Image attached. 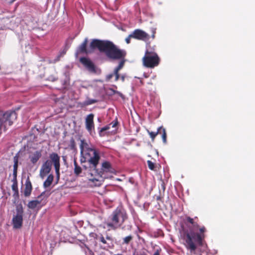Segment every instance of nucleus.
Returning <instances> with one entry per match:
<instances>
[{"label": "nucleus", "instance_id": "f257e3e1", "mask_svg": "<svg viewBox=\"0 0 255 255\" xmlns=\"http://www.w3.org/2000/svg\"><path fill=\"white\" fill-rule=\"evenodd\" d=\"M90 46L92 50L97 48L100 52L104 53L110 60H120L118 66L114 70L116 72H119L123 68L126 52L119 48L113 42L95 39L91 42Z\"/></svg>", "mask_w": 255, "mask_h": 255}, {"label": "nucleus", "instance_id": "f03ea898", "mask_svg": "<svg viewBox=\"0 0 255 255\" xmlns=\"http://www.w3.org/2000/svg\"><path fill=\"white\" fill-rule=\"evenodd\" d=\"M80 148L81 163L88 162L90 168H96L101 158L99 151L84 139L81 140Z\"/></svg>", "mask_w": 255, "mask_h": 255}, {"label": "nucleus", "instance_id": "7ed1b4c3", "mask_svg": "<svg viewBox=\"0 0 255 255\" xmlns=\"http://www.w3.org/2000/svg\"><path fill=\"white\" fill-rule=\"evenodd\" d=\"M200 234L191 232L186 235V248L190 251L191 253L197 254V252H201L199 247L203 246V242L205 238L204 233L206 231L205 227L199 228Z\"/></svg>", "mask_w": 255, "mask_h": 255}, {"label": "nucleus", "instance_id": "20e7f679", "mask_svg": "<svg viewBox=\"0 0 255 255\" xmlns=\"http://www.w3.org/2000/svg\"><path fill=\"white\" fill-rule=\"evenodd\" d=\"M128 218L126 210L122 208H116L105 222L109 230H115L121 227Z\"/></svg>", "mask_w": 255, "mask_h": 255}, {"label": "nucleus", "instance_id": "39448f33", "mask_svg": "<svg viewBox=\"0 0 255 255\" xmlns=\"http://www.w3.org/2000/svg\"><path fill=\"white\" fill-rule=\"evenodd\" d=\"M143 65L149 68H154L159 64L160 59L158 54L152 50L147 49L142 59Z\"/></svg>", "mask_w": 255, "mask_h": 255}, {"label": "nucleus", "instance_id": "423d86ee", "mask_svg": "<svg viewBox=\"0 0 255 255\" xmlns=\"http://www.w3.org/2000/svg\"><path fill=\"white\" fill-rule=\"evenodd\" d=\"M23 215L24 210L22 205L21 204L16 205L15 210L13 211L12 219V224L13 229H18L22 227Z\"/></svg>", "mask_w": 255, "mask_h": 255}, {"label": "nucleus", "instance_id": "0eeeda50", "mask_svg": "<svg viewBox=\"0 0 255 255\" xmlns=\"http://www.w3.org/2000/svg\"><path fill=\"white\" fill-rule=\"evenodd\" d=\"M97 167L95 168H91L95 171V173L99 177H103L105 173H115V169L113 168L111 163L107 161H105L102 163L101 168L100 170L98 169Z\"/></svg>", "mask_w": 255, "mask_h": 255}, {"label": "nucleus", "instance_id": "6e6552de", "mask_svg": "<svg viewBox=\"0 0 255 255\" xmlns=\"http://www.w3.org/2000/svg\"><path fill=\"white\" fill-rule=\"evenodd\" d=\"M49 194L46 195V192H42L37 196L36 200L30 201L27 204V207L31 209H34L35 208L39 207V205L42 204L43 205L45 204V201L49 196Z\"/></svg>", "mask_w": 255, "mask_h": 255}, {"label": "nucleus", "instance_id": "1a4fd4ad", "mask_svg": "<svg viewBox=\"0 0 255 255\" xmlns=\"http://www.w3.org/2000/svg\"><path fill=\"white\" fill-rule=\"evenodd\" d=\"M130 37L132 38L138 40H141L143 41H147L149 39V35L144 31L140 29H136L130 34Z\"/></svg>", "mask_w": 255, "mask_h": 255}, {"label": "nucleus", "instance_id": "9d476101", "mask_svg": "<svg viewBox=\"0 0 255 255\" xmlns=\"http://www.w3.org/2000/svg\"><path fill=\"white\" fill-rule=\"evenodd\" d=\"M147 132L149 135L152 141L154 140V139L157 134H161L163 142L165 144L167 143V135L166 130L162 126L159 127L156 131H150L148 129H147Z\"/></svg>", "mask_w": 255, "mask_h": 255}, {"label": "nucleus", "instance_id": "9b49d317", "mask_svg": "<svg viewBox=\"0 0 255 255\" xmlns=\"http://www.w3.org/2000/svg\"><path fill=\"white\" fill-rule=\"evenodd\" d=\"M50 160L51 161V163H53L55 169L56 177L58 179L60 177V156L57 153L52 152L49 155Z\"/></svg>", "mask_w": 255, "mask_h": 255}, {"label": "nucleus", "instance_id": "f8f14e48", "mask_svg": "<svg viewBox=\"0 0 255 255\" xmlns=\"http://www.w3.org/2000/svg\"><path fill=\"white\" fill-rule=\"evenodd\" d=\"M51 161L47 160L44 162L40 170L39 175L40 177L43 178L49 174L51 170Z\"/></svg>", "mask_w": 255, "mask_h": 255}, {"label": "nucleus", "instance_id": "ddd939ff", "mask_svg": "<svg viewBox=\"0 0 255 255\" xmlns=\"http://www.w3.org/2000/svg\"><path fill=\"white\" fill-rule=\"evenodd\" d=\"M80 61L90 72H96V67L90 59L86 57H81L80 59Z\"/></svg>", "mask_w": 255, "mask_h": 255}, {"label": "nucleus", "instance_id": "4468645a", "mask_svg": "<svg viewBox=\"0 0 255 255\" xmlns=\"http://www.w3.org/2000/svg\"><path fill=\"white\" fill-rule=\"evenodd\" d=\"M94 117V115L93 114H90L86 117L85 120L86 128L90 134L95 129Z\"/></svg>", "mask_w": 255, "mask_h": 255}, {"label": "nucleus", "instance_id": "2eb2a0df", "mask_svg": "<svg viewBox=\"0 0 255 255\" xmlns=\"http://www.w3.org/2000/svg\"><path fill=\"white\" fill-rule=\"evenodd\" d=\"M32 190V186L29 177L26 180L25 188L24 190V195L25 197H29Z\"/></svg>", "mask_w": 255, "mask_h": 255}, {"label": "nucleus", "instance_id": "dca6fc26", "mask_svg": "<svg viewBox=\"0 0 255 255\" xmlns=\"http://www.w3.org/2000/svg\"><path fill=\"white\" fill-rule=\"evenodd\" d=\"M198 221V218L197 217H195L194 218H192L189 216H186L185 219H184V223L188 225V224L189 223L192 225L193 228L194 229L195 228H198L199 227V226L197 223Z\"/></svg>", "mask_w": 255, "mask_h": 255}, {"label": "nucleus", "instance_id": "f3484780", "mask_svg": "<svg viewBox=\"0 0 255 255\" xmlns=\"http://www.w3.org/2000/svg\"><path fill=\"white\" fill-rule=\"evenodd\" d=\"M88 43V39L85 38L83 43L79 46L77 52L79 53H86L88 54L90 53L91 51L87 49V45Z\"/></svg>", "mask_w": 255, "mask_h": 255}, {"label": "nucleus", "instance_id": "a211bd4d", "mask_svg": "<svg viewBox=\"0 0 255 255\" xmlns=\"http://www.w3.org/2000/svg\"><path fill=\"white\" fill-rule=\"evenodd\" d=\"M41 151L40 150H37L35 151L31 155L29 156V158L31 162L35 164L39 160L41 157Z\"/></svg>", "mask_w": 255, "mask_h": 255}, {"label": "nucleus", "instance_id": "6ab92c4d", "mask_svg": "<svg viewBox=\"0 0 255 255\" xmlns=\"http://www.w3.org/2000/svg\"><path fill=\"white\" fill-rule=\"evenodd\" d=\"M54 179V176L52 174H49L46 180L43 183V187L44 188L49 187L52 184Z\"/></svg>", "mask_w": 255, "mask_h": 255}, {"label": "nucleus", "instance_id": "aec40b11", "mask_svg": "<svg viewBox=\"0 0 255 255\" xmlns=\"http://www.w3.org/2000/svg\"><path fill=\"white\" fill-rule=\"evenodd\" d=\"M74 173L76 176H79L82 173V168L78 164L76 160L74 161Z\"/></svg>", "mask_w": 255, "mask_h": 255}, {"label": "nucleus", "instance_id": "412c9836", "mask_svg": "<svg viewBox=\"0 0 255 255\" xmlns=\"http://www.w3.org/2000/svg\"><path fill=\"white\" fill-rule=\"evenodd\" d=\"M13 184L11 186L12 191L14 192V194L18 195V183L17 180H12Z\"/></svg>", "mask_w": 255, "mask_h": 255}, {"label": "nucleus", "instance_id": "4be33fe9", "mask_svg": "<svg viewBox=\"0 0 255 255\" xmlns=\"http://www.w3.org/2000/svg\"><path fill=\"white\" fill-rule=\"evenodd\" d=\"M147 165L149 169L153 171H156V167L154 163L152 162L150 160H147Z\"/></svg>", "mask_w": 255, "mask_h": 255}, {"label": "nucleus", "instance_id": "5701e85b", "mask_svg": "<svg viewBox=\"0 0 255 255\" xmlns=\"http://www.w3.org/2000/svg\"><path fill=\"white\" fill-rule=\"evenodd\" d=\"M133 239V236L131 235H129L128 236L126 237L123 238V244H128L130 241H132Z\"/></svg>", "mask_w": 255, "mask_h": 255}, {"label": "nucleus", "instance_id": "b1692460", "mask_svg": "<svg viewBox=\"0 0 255 255\" xmlns=\"http://www.w3.org/2000/svg\"><path fill=\"white\" fill-rule=\"evenodd\" d=\"M97 102V100L95 99H88L84 103V105L88 106Z\"/></svg>", "mask_w": 255, "mask_h": 255}, {"label": "nucleus", "instance_id": "393cba45", "mask_svg": "<svg viewBox=\"0 0 255 255\" xmlns=\"http://www.w3.org/2000/svg\"><path fill=\"white\" fill-rule=\"evenodd\" d=\"M110 129V126H107L106 127H104L103 128H101L100 131H99V135L100 136H104V134H102V133L105 131H106L108 129Z\"/></svg>", "mask_w": 255, "mask_h": 255}, {"label": "nucleus", "instance_id": "a878e982", "mask_svg": "<svg viewBox=\"0 0 255 255\" xmlns=\"http://www.w3.org/2000/svg\"><path fill=\"white\" fill-rule=\"evenodd\" d=\"M69 146L70 147V148L71 149H74L76 147V143L75 142L74 139L72 137L70 140V144Z\"/></svg>", "mask_w": 255, "mask_h": 255}, {"label": "nucleus", "instance_id": "bb28decb", "mask_svg": "<svg viewBox=\"0 0 255 255\" xmlns=\"http://www.w3.org/2000/svg\"><path fill=\"white\" fill-rule=\"evenodd\" d=\"M18 168V157L15 156L14 157L13 170H17Z\"/></svg>", "mask_w": 255, "mask_h": 255}, {"label": "nucleus", "instance_id": "cd10ccee", "mask_svg": "<svg viewBox=\"0 0 255 255\" xmlns=\"http://www.w3.org/2000/svg\"><path fill=\"white\" fill-rule=\"evenodd\" d=\"M89 180L93 182H96L95 184L97 185H100L101 184V182L99 179L96 177H91L89 179Z\"/></svg>", "mask_w": 255, "mask_h": 255}, {"label": "nucleus", "instance_id": "c85d7f7f", "mask_svg": "<svg viewBox=\"0 0 255 255\" xmlns=\"http://www.w3.org/2000/svg\"><path fill=\"white\" fill-rule=\"evenodd\" d=\"M63 85L64 89H66L69 85V79L68 78H66L63 81Z\"/></svg>", "mask_w": 255, "mask_h": 255}, {"label": "nucleus", "instance_id": "c756f323", "mask_svg": "<svg viewBox=\"0 0 255 255\" xmlns=\"http://www.w3.org/2000/svg\"><path fill=\"white\" fill-rule=\"evenodd\" d=\"M118 124V122L117 120L113 121L110 124H109L108 126H110V127L111 126L112 128L116 127L117 125Z\"/></svg>", "mask_w": 255, "mask_h": 255}, {"label": "nucleus", "instance_id": "7c9ffc66", "mask_svg": "<svg viewBox=\"0 0 255 255\" xmlns=\"http://www.w3.org/2000/svg\"><path fill=\"white\" fill-rule=\"evenodd\" d=\"M114 76H115V81H117L120 79V75L119 74V72H116V71H114Z\"/></svg>", "mask_w": 255, "mask_h": 255}, {"label": "nucleus", "instance_id": "2f4dec72", "mask_svg": "<svg viewBox=\"0 0 255 255\" xmlns=\"http://www.w3.org/2000/svg\"><path fill=\"white\" fill-rule=\"evenodd\" d=\"M66 52V50H63L62 52H61L60 53V54L57 56V59H56V61H58V60L60 59V57H61V56H63L64 54H65Z\"/></svg>", "mask_w": 255, "mask_h": 255}, {"label": "nucleus", "instance_id": "473e14b6", "mask_svg": "<svg viewBox=\"0 0 255 255\" xmlns=\"http://www.w3.org/2000/svg\"><path fill=\"white\" fill-rule=\"evenodd\" d=\"M90 237L93 238L95 239H98V235L95 233H91L90 234Z\"/></svg>", "mask_w": 255, "mask_h": 255}, {"label": "nucleus", "instance_id": "72a5a7b5", "mask_svg": "<svg viewBox=\"0 0 255 255\" xmlns=\"http://www.w3.org/2000/svg\"><path fill=\"white\" fill-rule=\"evenodd\" d=\"M17 171L15 170H13V179L12 180H17Z\"/></svg>", "mask_w": 255, "mask_h": 255}, {"label": "nucleus", "instance_id": "f704fd0d", "mask_svg": "<svg viewBox=\"0 0 255 255\" xmlns=\"http://www.w3.org/2000/svg\"><path fill=\"white\" fill-rule=\"evenodd\" d=\"M100 241L101 242H102L104 244H107V242H106V240L105 239L104 237L102 235H101V236L100 238Z\"/></svg>", "mask_w": 255, "mask_h": 255}, {"label": "nucleus", "instance_id": "c9c22d12", "mask_svg": "<svg viewBox=\"0 0 255 255\" xmlns=\"http://www.w3.org/2000/svg\"><path fill=\"white\" fill-rule=\"evenodd\" d=\"M114 76V72L112 74H110L106 76V80L107 81L110 80Z\"/></svg>", "mask_w": 255, "mask_h": 255}, {"label": "nucleus", "instance_id": "e433bc0d", "mask_svg": "<svg viewBox=\"0 0 255 255\" xmlns=\"http://www.w3.org/2000/svg\"><path fill=\"white\" fill-rule=\"evenodd\" d=\"M161 251V249H156L154 254H153V255H160V253Z\"/></svg>", "mask_w": 255, "mask_h": 255}, {"label": "nucleus", "instance_id": "4c0bfd02", "mask_svg": "<svg viewBox=\"0 0 255 255\" xmlns=\"http://www.w3.org/2000/svg\"><path fill=\"white\" fill-rule=\"evenodd\" d=\"M156 33V29L155 28H152V35L151 37L152 39H154L155 38V34Z\"/></svg>", "mask_w": 255, "mask_h": 255}, {"label": "nucleus", "instance_id": "58836bf2", "mask_svg": "<svg viewBox=\"0 0 255 255\" xmlns=\"http://www.w3.org/2000/svg\"><path fill=\"white\" fill-rule=\"evenodd\" d=\"M132 38V37L130 36V34L128 35V37L126 38V41L127 43L129 44L130 42V39Z\"/></svg>", "mask_w": 255, "mask_h": 255}, {"label": "nucleus", "instance_id": "ea45409f", "mask_svg": "<svg viewBox=\"0 0 255 255\" xmlns=\"http://www.w3.org/2000/svg\"><path fill=\"white\" fill-rule=\"evenodd\" d=\"M106 239L108 240H109V241H112V237H111L110 236H107L106 237Z\"/></svg>", "mask_w": 255, "mask_h": 255}, {"label": "nucleus", "instance_id": "a19ab883", "mask_svg": "<svg viewBox=\"0 0 255 255\" xmlns=\"http://www.w3.org/2000/svg\"><path fill=\"white\" fill-rule=\"evenodd\" d=\"M120 78L122 80V81L123 82H124V81H125V76H124V75H122V76H120Z\"/></svg>", "mask_w": 255, "mask_h": 255}, {"label": "nucleus", "instance_id": "79ce46f5", "mask_svg": "<svg viewBox=\"0 0 255 255\" xmlns=\"http://www.w3.org/2000/svg\"><path fill=\"white\" fill-rule=\"evenodd\" d=\"M161 200V197L160 196H157L156 200L159 201Z\"/></svg>", "mask_w": 255, "mask_h": 255}, {"label": "nucleus", "instance_id": "37998d69", "mask_svg": "<svg viewBox=\"0 0 255 255\" xmlns=\"http://www.w3.org/2000/svg\"><path fill=\"white\" fill-rule=\"evenodd\" d=\"M148 84H150V85H152V82H148Z\"/></svg>", "mask_w": 255, "mask_h": 255}, {"label": "nucleus", "instance_id": "c03bdc74", "mask_svg": "<svg viewBox=\"0 0 255 255\" xmlns=\"http://www.w3.org/2000/svg\"><path fill=\"white\" fill-rule=\"evenodd\" d=\"M140 83H141L142 85H143V82H142V81H140Z\"/></svg>", "mask_w": 255, "mask_h": 255}, {"label": "nucleus", "instance_id": "a18cd8bd", "mask_svg": "<svg viewBox=\"0 0 255 255\" xmlns=\"http://www.w3.org/2000/svg\"><path fill=\"white\" fill-rule=\"evenodd\" d=\"M84 168L86 169H87V167L86 166H83Z\"/></svg>", "mask_w": 255, "mask_h": 255}, {"label": "nucleus", "instance_id": "49530a36", "mask_svg": "<svg viewBox=\"0 0 255 255\" xmlns=\"http://www.w3.org/2000/svg\"><path fill=\"white\" fill-rule=\"evenodd\" d=\"M144 76L145 78H147L148 77V76L147 75H144Z\"/></svg>", "mask_w": 255, "mask_h": 255}, {"label": "nucleus", "instance_id": "de8ad7c7", "mask_svg": "<svg viewBox=\"0 0 255 255\" xmlns=\"http://www.w3.org/2000/svg\"><path fill=\"white\" fill-rule=\"evenodd\" d=\"M122 255V254H117V255Z\"/></svg>", "mask_w": 255, "mask_h": 255}]
</instances>
